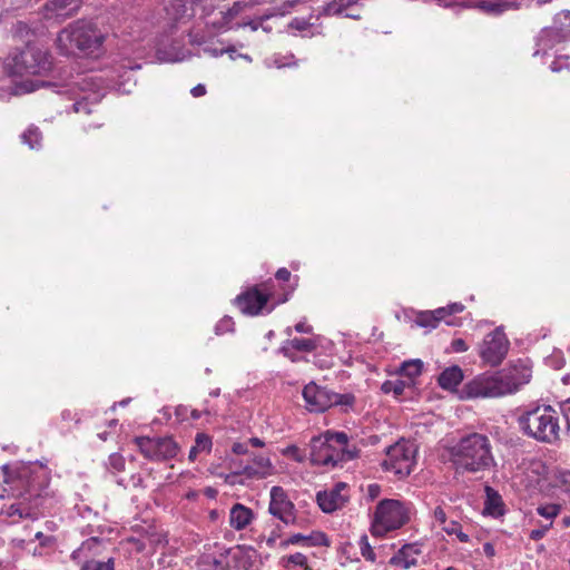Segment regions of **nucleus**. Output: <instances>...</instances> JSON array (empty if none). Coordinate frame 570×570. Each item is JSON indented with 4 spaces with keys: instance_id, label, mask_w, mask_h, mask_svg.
<instances>
[{
    "instance_id": "13d9d810",
    "label": "nucleus",
    "mask_w": 570,
    "mask_h": 570,
    "mask_svg": "<svg viewBox=\"0 0 570 570\" xmlns=\"http://www.w3.org/2000/svg\"><path fill=\"white\" fill-rule=\"evenodd\" d=\"M289 26L296 30L303 31L307 29L308 23L304 19L294 18Z\"/></svg>"
},
{
    "instance_id": "6ab92c4d",
    "label": "nucleus",
    "mask_w": 570,
    "mask_h": 570,
    "mask_svg": "<svg viewBox=\"0 0 570 570\" xmlns=\"http://www.w3.org/2000/svg\"><path fill=\"white\" fill-rule=\"evenodd\" d=\"M303 397L309 412H324L331 407V391L314 382L304 386Z\"/></svg>"
},
{
    "instance_id": "f3484780",
    "label": "nucleus",
    "mask_w": 570,
    "mask_h": 570,
    "mask_svg": "<svg viewBox=\"0 0 570 570\" xmlns=\"http://www.w3.org/2000/svg\"><path fill=\"white\" fill-rule=\"evenodd\" d=\"M348 487L344 482H338L331 489L317 492L316 502L320 509L325 513H332L342 509L348 501Z\"/></svg>"
},
{
    "instance_id": "bb28decb",
    "label": "nucleus",
    "mask_w": 570,
    "mask_h": 570,
    "mask_svg": "<svg viewBox=\"0 0 570 570\" xmlns=\"http://www.w3.org/2000/svg\"><path fill=\"white\" fill-rule=\"evenodd\" d=\"M254 514L252 509L236 503L232 507L229 512V524L233 529L239 531L244 530L253 521Z\"/></svg>"
},
{
    "instance_id": "e433bc0d",
    "label": "nucleus",
    "mask_w": 570,
    "mask_h": 570,
    "mask_svg": "<svg viewBox=\"0 0 570 570\" xmlns=\"http://www.w3.org/2000/svg\"><path fill=\"white\" fill-rule=\"evenodd\" d=\"M355 396L352 393L338 394L331 391V407L338 406L342 411L346 412L353 407Z\"/></svg>"
},
{
    "instance_id": "a211bd4d",
    "label": "nucleus",
    "mask_w": 570,
    "mask_h": 570,
    "mask_svg": "<svg viewBox=\"0 0 570 570\" xmlns=\"http://www.w3.org/2000/svg\"><path fill=\"white\" fill-rule=\"evenodd\" d=\"M72 85L78 87L81 91L88 92L80 99L76 100V102L72 105L73 111L78 114L83 112L86 115L91 114L92 104H98L102 97L101 94H99L97 90H94V87H97L95 79L92 77L85 76L80 77Z\"/></svg>"
},
{
    "instance_id": "680f3d73",
    "label": "nucleus",
    "mask_w": 570,
    "mask_h": 570,
    "mask_svg": "<svg viewBox=\"0 0 570 570\" xmlns=\"http://www.w3.org/2000/svg\"><path fill=\"white\" fill-rule=\"evenodd\" d=\"M380 492H381V488H380V485H379V484H370V485L367 487V493H368V497H370L372 500H373V499H375V498H377V497H379V494H380Z\"/></svg>"
},
{
    "instance_id": "9b49d317",
    "label": "nucleus",
    "mask_w": 570,
    "mask_h": 570,
    "mask_svg": "<svg viewBox=\"0 0 570 570\" xmlns=\"http://www.w3.org/2000/svg\"><path fill=\"white\" fill-rule=\"evenodd\" d=\"M510 343L503 330L497 327L484 336L479 346V356L485 365L498 366L505 358Z\"/></svg>"
},
{
    "instance_id": "f03ea898",
    "label": "nucleus",
    "mask_w": 570,
    "mask_h": 570,
    "mask_svg": "<svg viewBox=\"0 0 570 570\" xmlns=\"http://www.w3.org/2000/svg\"><path fill=\"white\" fill-rule=\"evenodd\" d=\"M520 431L538 442L552 444L560 438L559 416L551 405L530 404L517 417Z\"/></svg>"
},
{
    "instance_id": "f257e3e1",
    "label": "nucleus",
    "mask_w": 570,
    "mask_h": 570,
    "mask_svg": "<svg viewBox=\"0 0 570 570\" xmlns=\"http://www.w3.org/2000/svg\"><path fill=\"white\" fill-rule=\"evenodd\" d=\"M358 453L345 432L326 431L311 440V461L315 465L333 469L356 459Z\"/></svg>"
},
{
    "instance_id": "4468645a",
    "label": "nucleus",
    "mask_w": 570,
    "mask_h": 570,
    "mask_svg": "<svg viewBox=\"0 0 570 570\" xmlns=\"http://www.w3.org/2000/svg\"><path fill=\"white\" fill-rule=\"evenodd\" d=\"M464 305L462 303H452L444 307H439L434 311L419 312L415 316L416 325L421 327L435 328L441 321H444L449 326H456L458 322L450 316L463 312Z\"/></svg>"
},
{
    "instance_id": "5fc2aeb1",
    "label": "nucleus",
    "mask_w": 570,
    "mask_h": 570,
    "mask_svg": "<svg viewBox=\"0 0 570 570\" xmlns=\"http://www.w3.org/2000/svg\"><path fill=\"white\" fill-rule=\"evenodd\" d=\"M246 7V3L245 2H242V1H237L233 4L232 8H229L226 12L227 17L229 19H233L234 17H236L237 14H239Z\"/></svg>"
},
{
    "instance_id": "ea45409f",
    "label": "nucleus",
    "mask_w": 570,
    "mask_h": 570,
    "mask_svg": "<svg viewBox=\"0 0 570 570\" xmlns=\"http://www.w3.org/2000/svg\"><path fill=\"white\" fill-rule=\"evenodd\" d=\"M442 530L446 532L449 535L454 534L460 542H469L470 537L462 531V527L456 521H450L444 527H442Z\"/></svg>"
},
{
    "instance_id": "2f4dec72",
    "label": "nucleus",
    "mask_w": 570,
    "mask_h": 570,
    "mask_svg": "<svg viewBox=\"0 0 570 570\" xmlns=\"http://www.w3.org/2000/svg\"><path fill=\"white\" fill-rule=\"evenodd\" d=\"M412 387L413 385L411 381H406L403 377H397L395 380L385 381L382 384L381 390L385 394L392 393L395 397H400L401 395H403L406 389L411 390Z\"/></svg>"
},
{
    "instance_id": "4c0bfd02",
    "label": "nucleus",
    "mask_w": 570,
    "mask_h": 570,
    "mask_svg": "<svg viewBox=\"0 0 570 570\" xmlns=\"http://www.w3.org/2000/svg\"><path fill=\"white\" fill-rule=\"evenodd\" d=\"M358 0H335L326 6L324 9L327 16H340L344 14L353 4H356Z\"/></svg>"
},
{
    "instance_id": "423d86ee",
    "label": "nucleus",
    "mask_w": 570,
    "mask_h": 570,
    "mask_svg": "<svg viewBox=\"0 0 570 570\" xmlns=\"http://www.w3.org/2000/svg\"><path fill=\"white\" fill-rule=\"evenodd\" d=\"M51 69L50 55L47 50L28 45L6 63L9 78L14 76H42Z\"/></svg>"
},
{
    "instance_id": "bf43d9fd",
    "label": "nucleus",
    "mask_w": 570,
    "mask_h": 570,
    "mask_svg": "<svg viewBox=\"0 0 570 570\" xmlns=\"http://www.w3.org/2000/svg\"><path fill=\"white\" fill-rule=\"evenodd\" d=\"M275 277L278 281L287 282L291 278V272L287 268L282 267L276 272Z\"/></svg>"
},
{
    "instance_id": "603ef678",
    "label": "nucleus",
    "mask_w": 570,
    "mask_h": 570,
    "mask_svg": "<svg viewBox=\"0 0 570 570\" xmlns=\"http://www.w3.org/2000/svg\"><path fill=\"white\" fill-rule=\"evenodd\" d=\"M283 454L292 456L297 462H302L304 460V456L301 454V451L296 445H288L283 450Z\"/></svg>"
},
{
    "instance_id": "412c9836",
    "label": "nucleus",
    "mask_w": 570,
    "mask_h": 570,
    "mask_svg": "<svg viewBox=\"0 0 570 570\" xmlns=\"http://www.w3.org/2000/svg\"><path fill=\"white\" fill-rule=\"evenodd\" d=\"M242 473L247 480H262L274 473V466L269 458L253 455L250 463L242 466Z\"/></svg>"
},
{
    "instance_id": "20e7f679",
    "label": "nucleus",
    "mask_w": 570,
    "mask_h": 570,
    "mask_svg": "<svg viewBox=\"0 0 570 570\" xmlns=\"http://www.w3.org/2000/svg\"><path fill=\"white\" fill-rule=\"evenodd\" d=\"M104 41V35L91 23L78 20L62 29L57 37V45L65 55L77 51L85 55L96 53Z\"/></svg>"
},
{
    "instance_id": "7c9ffc66",
    "label": "nucleus",
    "mask_w": 570,
    "mask_h": 570,
    "mask_svg": "<svg viewBox=\"0 0 570 570\" xmlns=\"http://www.w3.org/2000/svg\"><path fill=\"white\" fill-rule=\"evenodd\" d=\"M213 442L209 435L206 433H197L195 438V444L191 446L188 459L194 462L198 454L209 453L212 451Z\"/></svg>"
},
{
    "instance_id": "a878e982",
    "label": "nucleus",
    "mask_w": 570,
    "mask_h": 570,
    "mask_svg": "<svg viewBox=\"0 0 570 570\" xmlns=\"http://www.w3.org/2000/svg\"><path fill=\"white\" fill-rule=\"evenodd\" d=\"M22 500L18 502H12L10 504H3L1 507L0 513L12 519L13 522L19 521L24 518H31L35 515L33 505H31V501L26 497H21Z\"/></svg>"
},
{
    "instance_id": "4be33fe9",
    "label": "nucleus",
    "mask_w": 570,
    "mask_h": 570,
    "mask_svg": "<svg viewBox=\"0 0 570 570\" xmlns=\"http://www.w3.org/2000/svg\"><path fill=\"white\" fill-rule=\"evenodd\" d=\"M422 554V544L419 542L404 544L390 560V563L402 569H411L417 564Z\"/></svg>"
},
{
    "instance_id": "8fccbe9b",
    "label": "nucleus",
    "mask_w": 570,
    "mask_h": 570,
    "mask_svg": "<svg viewBox=\"0 0 570 570\" xmlns=\"http://www.w3.org/2000/svg\"><path fill=\"white\" fill-rule=\"evenodd\" d=\"M309 540H311L309 537H306V535L301 534V533H296V534L291 535L285 541H283L281 544H282V547H287L289 544H299V543L309 544Z\"/></svg>"
},
{
    "instance_id": "69168bd1",
    "label": "nucleus",
    "mask_w": 570,
    "mask_h": 570,
    "mask_svg": "<svg viewBox=\"0 0 570 570\" xmlns=\"http://www.w3.org/2000/svg\"><path fill=\"white\" fill-rule=\"evenodd\" d=\"M483 552L487 557H493L495 554V550L492 543L485 542L483 544Z\"/></svg>"
},
{
    "instance_id": "473e14b6",
    "label": "nucleus",
    "mask_w": 570,
    "mask_h": 570,
    "mask_svg": "<svg viewBox=\"0 0 570 570\" xmlns=\"http://www.w3.org/2000/svg\"><path fill=\"white\" fill-rule=\"evenodd\" d=\"M552 28L559 32L560 38L570 41V11H561L553 18Z\"/></svg>"
},
{
    "instance_id": "4d7b16f0",
    "label": "nucleus",
    "mask_w": 570,
    "mask_h": 570,
    "mask_svg": "<svg viewBox=\"0 0 570 570\" xmlns=\"http://www.w3.org/2000/svg\"><path fill=\"white\" fill-rule=\"evenodd\" d=\"M232 451H233V453H235L237 455L247 454L248 453V443L236 442L233 444Z\"/></svg>"
},
{
    "instance_id": "aec40b11",
    "label": "nucleus",
    "mask_w": 570,
    "mask_h": 570,
    "mask_svg": "<svg viewBox=\"0 0 570 570\" xmlns=\"http://www.w3.org/2000/svg\"><path fill=\"white\" fill-rule=\"evenodd\" d=\"M81 0H50L45 4L47 19L65 20L73 16L80 8Z\"/></svg>"
},
{
    "instance_id": "72a5a7b5",
    "label": "nucleus",
    "mask_w": 570,
    "mask_h": 570,
    "mask_svg": "<svg viewBox=\"0 0 570 570\" xmlns=\"http://www.w3.org/2000/svg\"><path fill=\"white\" fill-rule=\"evenodd\" d=\"M14 473L10 472L8 468H3L0 472V499L6 497L16 498V485L12 482Z\"/></svg>"
},
{
    "instance_id": "f8f14e48",
    "label": "nucleus",
    "mask_w": 570,
    "mask_h": 570,
    "mask_svg": "<svg viewBox=\"0 0 570 570\" xmlns=\"http://www.w3.org/2000/svg\"><path fill=\"white\" fill-rule=\"evenodd\" d=\"M135 443L140 453L150 461H166L175 458L178 452L177 443L170 438L139 436Z\"/></svg>"
},
{
    "instance_id": "dca6fc26",
    "label": "nucleus",
    "mask_w": 570,
    "mask_h": 570,
    "mask_svg": "<svg viewBox=\"0 0 570 570\" xmlns=\"http://www.w3.org/2000/svg\"><path fill=\"white\" fill-rule=\"evenodd\" d=\"M269 513L285 524L295 523V505L282 487L271 489Z\"/></svg>"
},
{
    "instance_id": "39448f33",
    "label": "nucleus",
    "mask_w": 570,
    "mask_h": 570,
    "mask_svg": "<svg viewBox=\"0 0 570 570\" xmlns=\"http://www.w3.org/2000/svg\"><path fill=\"white\" fill-rule=\"evenodd\" d=\"M94 533L91 530L90 537L72 551L71 560L80 567L79 570H115V559L104 557L110 544L109 540Z\"/></svg>"
},
{
    "instance_id": "c85d7f7f",
    "label": "nucleus",
    "mask_w": 570,
    "mask_h": 570,
    "mask_svg": "<svg viewBox=\"0 0 570 570\" xmlns=\"http://www.w3.org/2000/svg\"><path fill=\"white\" fill-rule=\"evenodd\" d=\"M463 380V372L459 366L445 368L439 376V384L444 390L455 389Z\"/></svg>"
},
{
    "instance_id": "393cba45",
    "label": "nucleus",
    "mask_w": 570,
    "mask_h": 570,
    "mask_svg": "<svg viewBox=\"0 0 570 570\" xmlns=\"http://www.w3.org/2000/svg\"><path fill=\"white\" fill-rule=\"evenodd\" d=\"M233 559L240 570H261L262 560L258 552L250 547L238 548Z\"/></svg>"
},
{
    "instance_id": "37998d69",
    "label": "nucleus",
    "mask_w": 570,
    "mask_h": 570,
    "mask_svg": "<svg viewBox=\"0 0 570 570\" xmlns=\"http://www.w3.org/2000/svg\"><path fill=\"white\" fill-rule=\"evenodd\" d=\"M358 547H360V551H361V554L362 557L366 560V561H370V562H375L376 560V554L375 552L373 551L370 542H368V538L367 535H362L360 538V541H358Z\"/></svg>"
},
{
    "instance_id": "c03bdc74",
    "label": "nucleus",
    "mask_w": 570,
    "mask_h": 570,
    "mask_svg": "<svg viewBox=\"0 0 570 570\" xmlns=\"http://www.w3.org/2000/svg\"><path fill=\"white\" fill-rule=\"evenodd\" d=\"M234 331V321L229 316L223 317L215 326L217 335H223Z\"/></svg>"
},
{
    "instance_id": "58836bf2",
    "label": "nucleus",
    "mask_w": 570,
    "mask_h": 570,
    "mask_svg": "<svg viewBox=\"0 0 570 570\" xmlns=\"http://www.w3.org/2000/svg\"><path fill=\"white\" fill-rule=\"evenodd\" d=\"M8 83L0 85V98L4 99L12 95H19L21 92H29L36 90L35 86L27 88L26 86H18L13 83V80H7Z\"/></svg>"
},
{
    "instance_id": "e2e57ef3",
    "label": "nucleus",
    "mask_w": 570,
    "mask_h": 570,
    "mask_svg": "<svg viewBox=\"0 0 570 570\" xmlns=\"http://www.w3.org/2000/svg\"><path fill=\"white\" fill-rule=\"evenodd\" d=\"M190 94L194 96V97H202L206 94V87L204 85H197L195 86L191 90H190Z\"/></svg>"
},
{
    "instance_id": "de8ad7c7",
    "label": "nucleus",
    "mask_w": 570,
    "mask_h": 570,
    "mask_svg": "<svg viewBox=\"0 0 570 570\" xmlns=\"http://www.w3.org/2000/svg\"><path fill=\"white\" fill-rule=\"evenodd\" d=\"M557 482L570 495V471H560L556 474Z\"/></svg>"
},
{
    "instance_id": "6e6d98bb",
    "label": "nucleus",
    "mask_w": 570,
    "mask_h": 570,
    "mask_svg": "<svg viewBox=\"0 0 570 570\" xmlns=\"http://www.w3.org/2000/svg\"><path fill=\"white\" fill-rule=\"evenodd\" d=\"M433 515L434 519L440 523V525L444 527L448 523L446 514L442 507H436L433 511Z\"/></svg>"
},
{
    "instance_id": "774afa93",
    "label": "nucleus",
    "mask_w": 570,
    "mask_h": 570,
    "mask_svg": "<svg viewBox=\"0 0 570 570\" xmlns=\"http://www.w3.org/2000/svg\"><path fill=\"white\" fill-rule=\"evenodd\" d=\"M248 443L255 448H263L265 444L264 441L258 438H250Z\"/></svg>"
},
{
    "instance_id": "3c124183",
    "label": "nucleus",
    "mask_w": 570,
    "mask_h": 570,
    "mask_svg": "<svg viewBox=\"0 0 570 570\" xmlns=\"http://www.w3.org/2000/svg\"><path fill=\"white\" fill-rule=\"evenodd\" d=\"M274 16H275L274 12L265 13L264 16H262V17H259L257 19L249 20V21L243 23V27H249L250 30L256 31V30H258L262 27V23L265 20H267V19H269L271 17H274Z\"/></svg>"
},
{
    "instance_id": "79ce46f5",
    "label": "nucleus",
    "mask_w": 570,
    "mask_h": 570,
    "mask_svg": "<svg viewBox=\"0 0 570 570\" xmlns=\"http://www.w3.org/2000/svg\"><path fill=\"white\" fill-rule=\"evenodd\" d=\"M561 507L559 504H546L540 505L537 509L539 515L543 517L547 522H552L553 518H556L560 513Z\"/></svg>"
},
{
    "instance_id": "338daca9",
    "label": "nucleus",
    "mask_w": 570,
    "mask_h": 570,
    "mask_svg": "<svg viewBox=\"0 0 570 570\" xmlns=\"http://www.w3.org/2000/svg\"><path fill=\"white\" fill-rule=\"evenodd\" d=\"M562 68H563V66L559 59L552 61V63L550 65V69L553 72H560L562 70Z\"/></svg>"
},
{
    "instance_id": "052dcab7",
    "label": "nucleus",
    "mask_w": 570,
    "mask_h": 570,
    "mask_svg": "<svg viewBox=\"0 0 570 570\" xmlns=\"http://www.w3.org/2000/svg\"><path fill=\"white\" fill-rule=\"evenodd\" d=\"M561 412H562L564 419L567 420V423L570 425V399L566 400L561 404Z\"/></svg>"
},
{
    "instance_id": "c756f323",
    "label": "nucleus",
    "mask_w": 570,
    "mask_h": 570,
    "mask_svg": "<svg viewBox=\"0 0 570 570\" xmlns=\"http://www.w3.org/2000/svg\"><path fill=\"white\" fill-rule=\"evenodd\" d=\"M485 494L484 512L493 517L502 515L504 510L501 495L490 487L485 488Z\"/></svg>"
},
{
    "instance_id": "09e8293b",
    "label": "nucleus",
    "mask_w": 570,
    "mask_h": 570,
    "mask_svg": "<svg viewBox=\"0 0 570 570\" xmlns=\"http://www.w3.org/2000/svg\"><path fill=\"white\" fill-rule=\"evenodd\" d=\"M244 476V473H242V468L239 466V469L233 471L232 473L229 474H226L224 476V480L226 483L230 484V485H234V484H244L245 481L243 479H239Z\"/></svg>"
},
{
    "instance_id": "7ed1b4c3",
    "label": "nucleus",
    "mask_w": 570,
    "mask_h": 570,
    "mask_svg": "<svg viewBox=\"0 0 570 570\" xmlns=\"http://www.w3.org/2000/svg\"><path fill=\"white\" fill-rule=\"evenodd\" d=\"M453 464L458 470L476 473L494 464L491 443L487 435L471 433L462 438L451 450Z\"/></svg>"
},
{
    "instance_id": "5701e85b",
    "label": "nucleus",
    "mask_w": 570,
    "mask_h": 570,
    "mask_svg": "<svg viewBox=\"0 0 570 570\" xmlns=\"http://www.w3.org/2000/svg\"><path fill=\"white\" fill-rule=\"evenodd\" d=\"M566 42L563 38H560L559 32L552 26L544 27L539 32L535 39V50L533 56H544L549 50L553 49L557 45Z\"/></svg>"
},
{
    "instance_id": "0eeeda50",
    "label": "nucleus",
    "mask_w": 570,
    "mask_h": 570,
    "mask_svg": "<svg viewBox=\"0 0 570 570\" xmlns=\"http://www.w3.org/2000/svg\"><path fill=\"white\" fill-rule=\"evenodd\" d=\"M410 520L409 507L393 499L382 500L375 510L372 523V534L383 537L389 531L396 530Z\"/></svg>"
},
{
    "instance_id": "a19ab883",
    "label": "nucleus",
    "mask_w": 570,
    "mask_h": 570,
    "mask_svg": "<svg viewBox=\"0 0 570 570\" xmlns=\"http://www.w3.org/2000/svg\"><path fill=\"white\" fill-rule=\"evenodd\" d=\"M21 138L24 144H27L31 149H35L40 145L41 132L38 128L30 127L22 134Z\"/></svg>"
},
{
    "instance_id": "0e129e2a",
    "label": "nucleus",
    "mask_w": 570,
    "mask_h": 570,
    "mask_svg": "<svg viewBox=\"0 0 570 570\" xmlns=\"http://www.w3.org/2000/svg\"><path fill=\"white\" fill-rule=\"evenodd\" d=\"M295 331L298 333H311L312 326L305 324L304 322H299L295 325Z\"/></svg>"
},
{
    "instance_id": "864d4df0",
    "label": "nucleus",
    "mask_w": 570,
    "mask_h": 570,
    "mask_svg": "<svg viewBox=\"0 0 570 570\" xmlns=\"http://www.w3.org/2000/svg\"><path fill=\"white\" fill-rule=\"evenodd\" d=\"M469 346L463 338H454L451 342V350L455 353H462L468 351Z\"/></svg>"
},
{
    "instance_id": "a18cd8bd",
    "label": "nucleus",
    "mask_w": 570,
    "mask_h": 570,
    "mask_svg": "<svg viewBox=\"0 0 570 570\" xmlns=\"http://www.w3.org/2000/svg\"><path fill=\"white\" fill-rule=\"evenodd\" d=\"M108 468L115 472H120L125 469V459L118 454L112 453L108 458Z\"/></svg>"
},
{
    "instance_id": "f704fd0d",
    "label": "nucleus",
    "mask_w": 570,
    "mask_h": 570,
    "mask_svg": "<svg viewBox=\"0 0 570 570\" xmlns=\"http://www.w3.org/2000/svg\"><path fill=\"white\" fill-rule=\"evenodd\" d=\"M423 363L420 360H410L402 363L400 374L406 381H411L414 384V379L421 375Z\"/></svg>"
},
{
    "instance_id": "49530a36",
    "label": "nucleus",
    "mask_w": 570,
    "mask_h": 570,
    "mask_svg": "<svg viewBox=\"0 0 570 570\" xmlns=\"http://www.w3.org/2000/svg\"><path fill=\"white\" fill-rule=\"evenodd\" d=\"M551 527H552L551 521L546 522V523L541 524L539 528L531 530L529 533V538L534 541H538L546 535V533L550 530Z\"/></svg>"
},
{
    "instance_id": "b1692460",
    "label": "nucleus",
    "mask_w": 570,
    "mask_h": 570,
    "mask_svg": "<svg viewBox=\"0 0 570 570\" xmlns=\"http://www.w3.org/2000/svg\"><path fill=\"white\" fill-rule=\"evenodd\" d=\"M474 7L490 16H500L520 8L517 0H476Z\"/></svg>"
},
{
    "instance_id": "ddd939ff",
    "label": "nucleus",
    "mask_w": 570,
    "mask_h": 570,
    "mask_svg": "<svg viewBox=\"0 0 570 570\" xmlns=\"http://www.w3.org/2000/svg\"><path fill=\"white\" fill-rule=\"evenodd\" d=\"M505 395L517 393L532 377L531 366L524 361H518L498 372Z\"/></svg>"
},
{
    "instance_id": "c9c22d12",
    "label": "nucleus",
    "mask_w": 570,
    "mask_h": 570,
    "mask_svg": "<svg viewBox=\"0 0 570 570\" xmlns=\"http://www.w3.org/2000/svg\"><path fill=\"white\" fill-rule=\"evenodd\" d=\"M279 564L285 569H291L292 567H301L304 570H312L308 566L307 557L301 552L282 557Z\"/></svg>"
},
{
    "instance_id": "cd10ccee",
    "label": "nucleus",
    "mask_w": 570,
    "mask_h": 570,
    "mask_svg": "<svg viewBox=\"0 0 570 570\" xmlns=\"http://www.w3.org/2000/svg\"><path fill=\"white\" fill-rule=\"evenodd\" d=\"M316 344L313 340L309 338H293L286 341L283 346L281 347V352L288 358H291L293 362L296 361L294 354L292 353V350L296 351H303V352H312L315 350Z\"/></svg>"
},
{
    "instance_id": "6e6552de",
    "label": "nucleus",
    "mask_w": 570,
    "mask_h": 570,
    "mask_svg": "<svg viewBox=\"0 0 570 570\" xmlns=\"http://www.w3.org/2000/svg\"><path fill=\"white\" fill-rule=\"evenodd\" d=\"M48 481V474L41 466L35 469L30 466L20 468L12 480L16 485V498L26 497L30 501L37 500L45 493Z\"/></svg>"
},
{
    "instance_id": "9d476101",
    "label": "nucleus",
    "mask_w": 570,
    "mask_h": 570,
    "mask_svg": "<svg viewBox=\"0 0 570 570\" xmlns=\"http://www.w3.org/2000/svg\"><path fill=\"white\" fill-rule=\"evenodd\" d=\"M461 394L465 399L501 397L505 395L498 372L476 375L464 384Z\"/></svg>"
},
{
    "instance_id": "2eb2a0df",
    "label": "nucleus",
    "mask_w": 570,
    "mask_h": 570,
    "mask_svg": "<svg viewBox=\"0 0 570 570\" xmlns=\"http://www.w3.org/2000/svg\"><path fill=\"white\" fill-rule=\"evenodd\" d=\"M269 299V288L267 284L263 285V291L257 286L248 288L235 298L236 306L242 313L247 315H257L262 312Z\"/></svg>"
},
{
    "instance_id": "1a4fd4ad",
    "label": "nucleus",
    "mask_w": 570,
    "mask_h": 570,
    "mask_svg": "<svg viewBox=\"0 0 570 570\" xmlns=\"http://www.w3.org/2000/svg\"><path fill=\"white\" fill-rule=\"evenodd\" d=\"M416 448L410 441H399L386 449V458L382 462L385 471L400 479L407 476L415 465Z\"/></svg>"
}]
</instances>
